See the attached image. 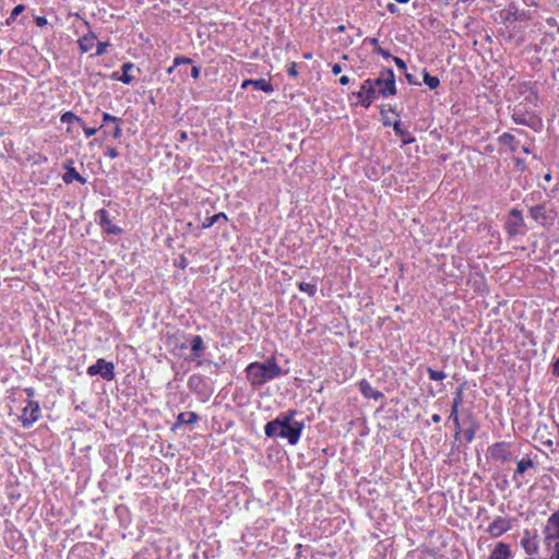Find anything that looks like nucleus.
Masks as SVG:
<instances>
[{
  "label": "nucleus",
  "mask_w": 559,
  "mask_h": 559,
  "mask_svg": "<svg viewBox=\"0 0 559 559\" xmlns=\"http://www.w3.org/2000/svg\"><path fill=\"white\" fill-rule=\"evenodd\" d=\"M296 414L295 409H289L285 415L269 421L264 426L265 436L270 438L280 436L287 439L292 445L297 444L304 430V424L293 420Z\"/></svg>",
  "instance_id": "f257e3e1"
},
{
  "label": "nucleus",
  "mask_w": 559,
  "mask_h": 559,
  "mask_svg": "<svg viewBox=\"0 0 559 559\" xmlns=\"http://www.w3.org/2000/svg\"><path fill=\"white\" fill-rule=\"evenodd\" d=\"M246 378L251 386L260 388L269 381L282 374V368L275 358H270L265 362L253 361L246 369Z\"/></svg>",
  "instance_id": "f03ea898"
},
{
  "label": "nucleus",
  "mask_w": 559,
  "mask_h": 559,
  "mask_svg": "<svg viewBox=\"0 0 559 559\" xmlns=\"http://www.w3.org/2000/svg\"><path fill=\"white\" fill-rule=\"evenodd\" d=\"M459 412H460V407H456L453 405L451 406V413H450L449 419L452 420L454 424V428H455L454 437H455V439H459L460 435L462 433L464 437V440L467 443H471L474 440L477 430L479 429V425H478L477 420L475 419L474 415L472 413H469L463 420V423L467 425V427L465 429H463L461 421H460Z\"/></svg>",
  "instance_id": "7ed1b4c3"
},
{
  "label": "nucleus",
  "mask_w": 559,
  "mask_h": 559,
  "mask_svg": "<svg viewBox=\"0 0 559 559\" xmlns=\"http://www.w3.org/2000/svg\"><path fill=\"white\" fill-rule=\"evenodd\" d=\"M372 87L382 97L396 94L395 75L392 69H383L377 79H370Z\"/></svg>",
  "instance_id": "20e7f679"
},
{
  "label": "nucleus",
  "mask_w": 559,
  "mask_h": 559,
  "mask_svg": "<svg viewBox=\"0 0 559 559\" xmlns=\"http://www.w3.org/2000/svg\"><path fill=\"white\" fill-rule=\"evenodd\" d=\"M513 443L508 441H498L487 449V456L501 464L509 463L514 459Z\"/></svg>",
  "instance_id": "39448f33"
},
{
  "label": "nucleus",
  "mask_w": 559,
  "mask_h": 559,
  "mask_svg": "<svg viewBox=\"0 0 559 559\" xmlns=\"http://www.w3.org/2000/svg\"><path fill=\"white\" fill-rule=\"evenodd\" d=\"M534 441L537 443L536 448L543 452L547 457L554 455L557 452L555 441L551 433L547 431V427H538L535 435Z\"/></svg>",
  "instance_id": "423d86ee"
},
{
  "label": "nucleus",
  "mask_w": 559,
  "mask_h": 559,
  "mask_svg": "<svg viewBox=\"0 0 559 559\" xmlns=\"http://www.w3.org/2000/svg\"><path fill=\"white\" fill-rule=\"evenodd\" d=\"M515 519L511 516H496L488 524L486 532L491 538H498L511 531Z\"/></svg>",
  "instance_id": "0eeeda50"
},
{
  "label": "nucleus",
  "mask_w": 559,
  "mask_h": 559,
  "mask_svg": "<svg viewBox=\"0 0 559 559\" xmlns=\"http://www.w3.org/2000/svg\"><path fill=\"white\" fill-rule=\"evenodd\" d=\"M86 372L91 377L99 374L104 380L111 381L115 378V366L104 358H98L94 365L87 368Z\"/></svg>",
  "instance_id": "6e6552de"
},
{
  "label": "nucleus",
  "mask_w": 559,
  "mask_h": 559,
  "mask_svg": "<svg viewBox=\"0 0 559 559\" xmlns=\"http://www.w3.org/2000/svg\"><path fill=\"white\" fill-rule=\"evenodd\" d=\"M40 418V407L38 402L34 400H27L26 406L22 409L20 417L22 426L24 428L32 427Z\"/></svg>",
  "instance_id": "1a4fd4ad"
},
{
  "label": "nucleus",
  "mask_w": 559,
  "mask_h": 559,
  "mask_svg": "<svg viewBox=\"0 0 559 559\" xmlns=\"http://www.w3.org/2000/svg\"><path fill=\"white\" fill-rule=\"evenodd\" d=\"M523 214L518 209H512L509 212V218L506 222L504 228L509 237H515L523 231L524 228Z\"/></svg>",
  "instance_id": "9d476101"
},
{
  "label": "nucleus",
  "mask_w": 559,
  "mask_h": 559,
  "mask_svg": "<svg viewBox=\"0 0 559 559\" xmlns=\"http://www.w3.org/2000/svg\"><path fill=\"white\" fill-rule=\"evenodd\" d=\"M354 95L358 98L356 105L369 108L377 97V90L372 87L370 79H367L361 83L360 90L357 93H354Z\"/></svg>",
  "instance_id": "9b49d317"
},
{
  "label": "nucleus",
  "mask_w": 559,
  "mask_h": 559,
  "mask_svg": "<svg viewBox=\"0 0 559 559\" xmlns=\"http://www.w3.org/2000/svg\"><path fill=\"white\" fill-rule=\"evenodd\" d=\"M511 118L518 124L527 126L534 129L542 124L540 119L536 115L524 111L520 106L513 108Z\"/></svg>",
  "instance_id": "f8f14e48"
},
{
  "label": "nucleus",
  "mask_w": 559,
  "mask_h": 559,
  "mask_svg": "<svg viewBox=\"0 0 559 559\" xmlns=\"http://www.w3.org/2000/svg\"><path fill=\"white\" fill-rule=\"evenodd\" d=\"M98 224L100 228L108 235H120L122 229L116 226L109 215V212L105 209H100L96 212Z\"/></svg>",
  "instance_id": "ddd939ff"
},
{
  "label": "nucleus",
  "mask_w": 559,
  "mask_h": 559,
  "mask_svg": "<svg viewBox=\"0 0 559 559\" xmlns=\"http://www.w3.org/2000/svg\"><path fill=\"white\" fill-rule=\"evenodd\" d=\"M358 389L365 399L379 401L384 397V394L381 391L373 388L370 384V382L366 379H362L358 382Z\"/></svg>",
  "instance_id": "4468645a"
},
{
  "label": "nucleus",
  "mask_w": 559,
  "mask_h": 559,
  "mask_svg": "<svg viewBox=\"0 0 559 559\" xmlns=\"http://www.w3.org/2000/svg\"><path fill=\"white\" fill-rule=\"evenodd\" d=\"M248 86H253L258 91H262L266 94H271L274 91L272 83L266 79H246L241 83V88H247Z\"/></svg>",
  "instance_id": "2eb2a0df"
},
{
  "label": "nucleus",
  "mask_w": 559,
  "mask_h": 559,
  "mask_svg": "<svg viewBox=\"0 0 559 559\" xmlns=\"http://www.w3.org/2000/svg\"><path fill=\"white\" fill-rule=\"evenodd\" d=\"M191 359L202 364V354L205 350L203 338L200 335H193L190 340Z\"/></svg>",
  "instance_id": "dca6fc26"
},
{
  "label": "nucleus",
  "mask_w": 559,
  "mask_h": 559,
  "mask_svg": "<svg viewBox=\"0 0 559 559\" xmlns=\"http://www.w3.org/2000/svg\"><path fill=\"white\" fill-rule=\"evenodd\" d=\"M531 218L542 226L548 224L549 217L547 215L546 206L543 204L534 205L528 209Z\"/></svg>",
  "instance_id": "f3484780"
},
{
  "label": "nucleus",
  "mask_w": 559,
  "mask_h": 559,
  "mask_svg": "<svg viewBox=\"0 0 559 559\" xmlns=\"http://www.w3.org/2000/svg\"><path fill=\"white\" fill-rule=\"evenodd\" d=\"M512 550L511 546L507 543L499 542L491 550L488 559H511Z\"/></svg>",
  "instance_id": "a211bd4d"
},
{
  "label": "nucleus",
  "mask_w": 559,
  "mask_h": 559,
  "mask_svg": "<svg viewBox=\"0 0 559 559\" xmlns=\"http://www.w3.org/2000/svg\"><path fill=\"white\" fill-rule=\"evenodd\" d=\"M64 167L66 173L63 174L62 179L66 183H71L73 181H79L82 185L86 183V179L76 171L72 160H69Z\"/></svg>",
  "instance_id": "6ab92c4d"
},
{
  "label": "nucleus",
  "mask_w": 559,
  "mask_h": 559,
  "mask_svg": "<svg viewBox=\"0 0 559 559\" xmlns=\"http://www.w3.org/2000/svg\"><path fill=\"white\" fill-rule=\"evenodd\" d=\"M534 467V462L531 457H523L516 462V468L513 473L512 479L518 484V487L521 486L519 481V476L523 475L528 468Z\"/></svg>",
  "instance_id": "aec40b11"
},
{
  "label": "nucleus",
  "mask_w": 559,
  "mask_h": 559,
  "mask_svg": "<svg viewBox=\"0 0 559 559\" xmlns=\"http://www.w3.org/2000/svg\"><path fill=\"white\" fill-rule=\"evenodd\" d=\"M134 69V64L132 62H124L121 66L122 74L119 75L117 72L112 73V79L120 81L124 84H131L134 81V76L130 74V71Z\"/></svg>",
  "instance_id": "412c9836"
},
{
  "label": "nucleus",
  "mask_w": 559,
  "mask_h": 559,
  "mask_svg": "<svg viewBox=\"0 0 559 559\" xmlns=\"http://www.w3.org/2000/svg\"><path fill=\"white\" fill-rule=\"evenodd\" d=\"M393 130L395 134L401 138L403 145L412 144L413 142H415V138L407 130L401 127L400 120L394 121Z\"/></svg>",
  "instance_id": "4be33fe9"
},
{
  "label": "nucleus",
  "mask_w": 559,
  "mask_h": 559,
  "mask_svg": "<svg viewBox=\"0 0 559 559\" xmlns=\"http://www.w3.org/2000/svg\"><path fill=\"white\" fill-rule=\"evenodd\" d=\"M498 143L500 145H503V146H507L509 148V152L510 153H515L516 150H518V143L515 141V138L513 134L509 133V132H504L502 133L499 138H498Z\"/></svg>",
  "instance_id": "5701e85b"
},
{
  "label": "nucleus",
  "mask_w": 559,
  "mask_h": 559,
  "mask_svg": "<svg viewBox=\"0 0 559 559\" xmlns=\"http://www.w3.org/2000/svg\"><path fill=\"white\" fill-rule=\"evenodd\" d=\"M198 420H199V416L194 412L180 413L177 416L175 427L182 426V425H194Z\"/></svg>",
  "instance_id": "b1692460"
},
{
  "label": "nucleus",
  "mask_w": 559,
  "mask_h": 559,
  "mask_svg": "<svg viewBox=\"0 0 559 559\" xmlns=\"http://www.w3.org/2000/svg\"><path fill=\"white\" fill-rule=\"evenodd\" d=\"M96 43V36L93 33H90L87 35H84L78 40L80 50L82 52H88L93 49L94 45Z\"/></svg>",
  "instance_id": "393cba45"
},
{
  "label": "nucleus",
  "mask_w": 559,
  "mask_h": 559,
  "mask_svg": "<svg viewBox=\"0 0 559 559\" xmlns=\"http://www.w3.org/2000/svg\"><path fill=\"white\" fill-rule=\"evenodd\" d=\"M60 121L62 123H68V124H72V123H78L79 126L81 127H84V120L76 116L74 112L72 111H66L61 115L60 117Z\"/></svg>",
  "instance_id": "a878e982"
},
{
  "label": "nucleus",
  "mask_w": 559,
  "mask_h": 559,
  "mask_svg": "<svg viewBox=\"0 0 559 559\" xmlns=\"http://www.w3.org/2000/svg\"><path fill=\"white\" fill-rule=\"evenodd\" d=\"M219 219H224V222H227V215L224 212L214 214L213 216L206 217L202 223V228L206 229L212 227L214 224H216Z\"/></svg>",
  "instance_id": "bb28decb"
},
{
  "label": "nucleus",
  "mask_w": 559,
  "mask_h": 559,
  "mask_svg": "<svg viewBox=\"0 0 559 559\" xmlns=\"http://www.w3.org/2000/svg\"><path fill=\"white\" fill-rule=\"evenodd\" d=\"M464 390H465V383L460 384L455 391L453 392V401L452 405L456 407H461L464 402Z\"/></svg>",
  "instance_id": "cd10ccee"
},
{
  "label": "nucleus",
  "mask_w": 559,
  "mask_h": 559,
  "mask_svg": "<svg viewBox=\"0 0 559 559\" xmlns=\"http://www.w3.org/2000/svg\"><path fill=\"white\" fill-rule=\"evenodd\" d=\"M423 79L424 83L430 88L436 90L440 85V80L437 76L430 75V73L427 70H424L423 72Z\"/></svg>",
  "instance_id": "c85d7f7f"
},
{
  "label": "nucleus",
  "mask_w": 559,
  "mask_h": 559,
  "mask_svg": "<svg viewBox=\"0 0 559 559\" xmlns=\"http://www.w3.org/2000/svg\"><path fill=\"white\" fill-rule=\"evenodd\" d=\"M24 11H25L24 4H17L16 7H14L13 10L11 11L10 16L5 20V25L11 26L15 22L16 17Z\"/></svg>",
  "instance_id": "c756f323"
},
{
  "label": "nucleus",
  "mask_w": 559,
  "mask_h": 559,
  "mask_svg": "<svg viewBox=\"0 0 559 559\" xmlns=\"http://www.w3.org/2000/svg\"><path fill=\"white\" fill-rule=\"evenodd\" d=\"M298 288L300 292L308 294L310 297H313L317 294V285L312 283L301 282L298 284Z\"/></svg>",
  "instance_id": "7c9ffc66"
},
{
  "label": "nucleus",
  "mask_w": 559,
  "mask_h": 559,
  "mask_svg": "<svg viewBox=\"0 0 559 559\" xmlns=\"http://www.w3.org/2000/svg\"><path fill=\"white\" fill-rule=\"evenodd\" d=\"M122 122H116L114 123V127L109 131H104V134H110L115 140H119L122 136V129H121Z\"/></svg>",
  "instance_id": "2f4dec72"
},
{
  "label": "nucleus",
  "mask_w": 559,
  "mask_h": 559,
  "mask_svg": "<svg viewBox=\"0 0 559 559\" xmlns=\"http://www.w3.org/2000/svg\"><path fill=\"white\" fill-rule=\"evenodd\" d=\"M427 372H428L429 379L432 381H442L447 378L445 372L435 370L430 367L427 368Z\"/></svg>",
  "instance_id": "473e14b6"
},
{
  "label": "nucleus",
  "mask_w": 559,
  "mask_h": 559,
  "mask_svg": "<svg viewBox=\"0 0 559 559\" xmlns=\"http://www.w3.org/2000/svg\"><path fill=\"white\" fill-rule=\"evenodd\" d=\"M102 117H103V123H102L100 128H103L105 124H108V123L122 122L121 118H119L117 116H112L109 112H103Z\"/></svg>",
  "instance_id": "72a5a7b5"
},
{
  "label": "nucleus",
  "mask_w": 559,
  "mask_h": 559,
  "mask_svg": "<svg viewBox=\"0 0 559 559\" xmlns=\"http://www.w3.org/2000/svg\"><path fill=\"white\" fill-rule=\"evenodd\" d=\"M192 63V59L186 56H177L174 58V67H179L181 64H190Z\"/></svg>",
  "instance_id": "f704fd0d"
},
{
  "label": "nucleus",
  "mask_w": 559,
  "mask_h": 559,
  "mask_svg": "<svg viewBox=\"0 0 559 559\" xmlns=\"http://www.w3.org/2000/svg\"><path fill=\"white\" fill-rule=\"evenodd\" d=\"M96 44V52L95 56H102L107 51V47L109 46L108 41H97Z\"/></svg>",
  "instance_id": "c9c22d12"
},
{
  "label": "nucleus",
  "mask_w": 559,
  "mask_h": 559,
  "mask_svg": "<svg viewBox=\"0 0 559 559\" xmlns=\"http://www.w3.org/2000/svg\"><path fill=\"white\" fill-rule=\"evenodd\" d=\"M287 74L294 79L298 76L297 63L295 61L288 63Z\"/></svg>",
  "instance_id": "e433bc0d"
},
{
  "label": "nucleus",
  "mask_w": 559,
  "mask_h": 559,
  "mask_svg": "<svg viewBox=\"0 0 559 559\" xmlns=\"http://www.w3.org/2000/svg\"><path fill=\"white\" fill-rule=\"evenodd\" d=\"M105 156H107L110 159H115L119 156V152L116 147H107L105 152Z\"/></svg>",
  "instance_id": "4c0bfd02"
},
{
  "label": "nucleus",
  "mask_w": 559,
  "mask_h": 559,
  "mask_svg": "<svg viewBox=\"0 0 559 559\" xmlns=\"http://www.w3.org/2000/svg\"><path fill=\"white\" fill-rule=\"evenodd\" d=\"M82 129H83L86 138H91V136L95 135L100 128H91L84 123V127H82Z\"/></svg>",
  "instance_id": "58836bf2"
},
{
  "label": "nucleus",
  "mask_w": 559,
  "mask_h": 559,
  "mask_svg": "<svg viewBox=\"0 0 559 559\" xmlns=\"http://www.w3.org/2000/svg\"><path fill=\"white\" fill-rule=\"evenodd\" d=\"M393 61L400 70H406V62L403 59H401L400 57H393Z\"/></svg>",
  "instance_id": "ea45409f"
},
{
  "label": "nucleus",
  "mask_w": 559,
  "mask_h": 559,
  "mask_svg": "<svg viewBox=\"0 0 559 559\" xmlns=\"http://www.w3.org/2000/svg\"><path fill=\"white\" fill-rule=\"evenodd\" d=\"M381 116H382L383 126H385V127L392 126L393 127L394 121H391V119L386 116V111L384 109L381 110Z\"/></svg>",
  "instance_id": "a19ab883"
},
{
  "label": "nucleus",
  "mask_w": 559,
  "mask_h": 559,
  "mask_svg": "<svg viewBox=\"0 0 559 559\" xmlns=\"http://www.w3.org/2000/svg\"><path fill=\"white\" fill-rule=\"evenodd\" d=\"M35 23L38 27H44L47 25L48 21L45 16H36Z\"/></svg>",
  "instance_id": "79ce46f5"
},
{
  "label": "nucleus",
  "mask_w": 559,
  "mask_h": 559,
  "mask_svg": "<svg viewBox=\"0 0 559 559\" xmlns=\"http://www.w3.org/2000/svg\"><path fill=\"white\" fill-rule=\"evenodd\" d=\"M200 74H201V68L199 66H193L191 69V76L194 80H198L200 78Z\"/></svg>",
  "instance_id": "37998d69"
},
{
  "label": "nucleus",
  "mask_w": 559,
  "mask_h": 559,
  "mask_svg": "<svg viewBox=\"0 0 559 559\" xmlns=\"http://www.w3.org/2000/svg\"><path fill=\"white\" fill-rule=\"evenodd\" d=\"M374 51H376L378 55H380V56H382V57H384V58H389V57H391V53H390L388 50H385V49H383L382 47H380V46L376 47V50H374Z\"/></svg>",
  "instance_id": "c03bdc74"
},
{
  "label": "nucleus",
  "mask_w": 559,
  "mask_h": 559,
  "mask_svg": "<svg viewBox=\"0 0 559 559\" xmlns=\"http://www.w3.org/2000/svg\"><path fill=\"white\" fill-rule=\"evenodd\" d=\"M24 392L27 395V400H33V397L35 395V390L33 388H26V389H24Z\"/></svg>",
  "instance_id": "a18cd8bd"
},
{
  "label": "nucleus",
  "mask_w": 559,
  "mask_h": 559,
  "mask_svg": "<svg viewBox=\"0 0 559 559\" xmlns=\"http://www.w3.org/2000/svg\"><path fill=\"white\" fill-rule=\"evenodd\" d=\"M341 72H342V67H341V64H338V63H334V64L332 66V73H333L334 75H337V74H340Z\"/></svg>",
  "instance_id": "49530a36"
},
{
  "label": "nucleus",
  "mask_w": 559,
  "mask_h": 559,
  "mask_svg": "<svg viewBox=\"0 0 559 559\" xmlns=\"http://www.w3.org/2000/svg\"><path fill=\"white\" fill-rule=\"evenodd\" d=\"M177 265H178L180 269H182V270H183V269H186V267H187V265H188V261H187V259H186L185 257H181V258H180V261H179V263H178Z\"/></svg>",
  "instance_id": "de8ad7c7"
},
{
  "label": "nucleus",
  "mask_w": 559,
  "mask_h": 559,
  "mask_svg": "<svg viewBox=\"0 0 559 559\" xmlns=\"http://www.w3.org/2000/svg\"><path fill=\"white\" fill-rule=\"evenodd\" d=\"M386 9L390 13H396L399 11L397 7L394 3H389Z\"/></svg>",
  "instance_id": "09e8293b"
},
{
  "label": "nucleus",
  "mask_w": 559,
  "mask_h": 559,
  "mask_svg": "<svg viewBox=\"0 0 559 559\" xmlns=\"http://www.w3.org/2000/svg\"><path fill=\"white\" fill-rule=\"evenodd\" d=\"M349 83V78L347 75H343L340 78L341 85H347Z\"/></svg>",
  "instance_id": "8fccbe9b"
},
{
  "label": "nucleus",
  "mask_w": 559,
  "mask_h": 559,
  "mask_svg": "<svg viewBox=\"0 0 559 559\" xmlns=\"http://www.w3.org/2000/svg\"><path fill=\"white\" fill-rule=\"evenodd\" d=\"M431 420H432V423L438 424L441 421V416L439 414H433L431 416Z\"/></svg>",
  "instance_id": "3c124183"
},
{
  "label": "nucleus",
  "mask_w": 559,
  "mask_h": 559,
  "mask_svg": "<svg viewBox=\"0 0 559 559\" xmlns=\"http://www.w3.org/2000/svg\"><path fill=\"white\" fill-rule=\"evenodd\" d=\"M187 138H188L187 132H186V131H181V132H180V140H181V141H186V140H187Z\"/></svg>",
  "instance_id": "603ef678"
},
{
  "label": "nucleus",
  "mask_w": 559,
  "mask_h": 559,
  "mask_svg": "<svg viewBox=\"0 0 559 559\" xmlns=\"http://www.w3.org/2000/svg\"><path fill=\"white\" fill-rule=\"evenodd\" d=\"M304 58L309 60V59L312 58V53L311 52H306V53H304Z\"/></svg>",
  "instance_id": "864d4df0"
},
{
  "label": "nucleus",
  "mask_w": 559,
  "mask_h": 559,
  "mask_svg": "<svg viewBox=\"0 0 559 559\" xmlns=\"http://www.w3.org/2000/svg\"><path fill=\"white\" fill-rule=\"evenodd\" d=\"M194 379L200 380V378H199V377L192 376V377H190V379H189V382H188V383H189V384H191V383L194 381Z\"/></svg>",
  "instance_id": "5fc2aeb1"
},
{
  "label": "nucleus",
  "mask_w": 559,
  "mask_h": 559,
  "mask_svg": "<svg viewBox=\"0 0 559 559\" xmlns=\"http://www.w3.org/2000/svg\"><path fill=\"white\" fill-rule=\"evenodd\" d=\"M175 68H176V67H174V64H173L171 67H169V68L167 69V73H168V74L173 73V71H174V69H175Z\"/></svg>",
  "instance_id": "6e6d98bb"
},
{
  "label": "nucleus",
  "mask_w": 559,
  "mask_h": 559,
  "mask_svg": "<svg viewBox=\"0 0 559 559\" xmlns=\"http://www.w3.org/2000/svg\"><path fill=\"white\" fill-rule=\"evenodd\" d=\"M406 79L409 83H415L412 79V75L411 74H406Z\"/></svg>",
  "instance_id": "4d7b16f0"
},
{
  "label": "nucleus",
  "mask_w": 559,
  "mask_h": 559,
  "mask_svg": "<svg viewBox=\"0 0 559 559\" xmlns=\"http://www.w3.org/2000/svg\"><path fill=\"white\" fill-rule=\"evenodd\" d=\"M371 43H372V45H376L378 47V39L377 38H372Z\"/></svg>",
  "instance_id": "13d9d810"
},
{
  "label": "nucleus",
  "mask_w": 559,
  "mask_h": 559,
  "mask_svg": "<svg viewBox=\"0 0 559 559\" xmlns=\"http://www.w3.org/2000/svg\"><path fill=\"white\" fill-rule=\"evenodd\" d=\"M395 1H396V2H399V3H407V2H409L411 0H395Z\"/></svg>",
  "instance_id": "bf43d9fd"
},
{
  "label": "nucleus",
  "mask_w": 559,
  "mask_h": 559,
  "mask_svg": "<svg viewBox=\"0 0 559 559\" xmlns=\"http://www.w3.org/2000/svg\"><path fill=\"white\" fill-rule=\"evenodd\" d=\"M337 29H338V32H344L345 31V26L344 25H340Z\"/></svg>",
  "instance_id": "052dcab7"
},
{
  "label": "nucleus",
  "mask_w": 559,
  "mask_h": 559,
  "mask_svg": "<svg viewBox=\"0 0 559 559\" xmlns=\"http://www.w3.org/2000/svg\"><path fill=\"white\" fill-rule=\"evenodd\" d=\"M71 130H72V127L69 126L67 129V132H71Z\"/></svg>",
  "instance_id": "680f3d73"
},
{
  "label": "nucleus",
  "mask_w": 559,
  "mask_h": 559,
  "mask_svg": "<svg viewBox=\"0 0 559 559\" xmlns=\"http://www.w3.org/2000/svg\"><path fill=\"white\" fill-rule=\"evenodd\" d=\"M390 111H391L392 114H394L395 116H397V115H396V112H395V110L390 109Z\"/></svg>",
  "instance_id": "e2e57ef3"
},
{
  "label": "nucleus",
  "mask_w": 559,
  "mask_h": 559,
  "mask_svg": "<svg viewBox=\"0 0 559 559\" xmlns=\"http://www.w3.org/2000/svg\"><path fill=\"white\" fill-rule=\"evenodd\" d=\"M545 179H546V180H549V179H550V175H547V176L545 177Z\"/></svg>",
  "instance_id": "0e129e2a"
}]
</instances>
